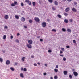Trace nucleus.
Masks as SVG:
<instances>
[{
  "label": "nucleus",
  "mask_w": 79,
  "mask_h": 79,
  "mask_svg": "<svg viewBox=\"0 0 79 79\" xmlns=\"http://www.w3.org/2000/svg\"><path fill=\"white\" fill-rule=\"evenodd\" d=\"M46 22H44L42 23L41 25L43 27H45L46 26Z\"/></svg>",
  "instance_id": "1"
},
{
  "label": "nucleus",
  "mask_w": 79,
  "mask_h": 79,
  "mask_svg": "<svg viewBox=\"0 0 79 79\" xmlns=\"http://www.w3.org/2000/svg\"><path fill=\"white\" fill-rule=\"evenodd\" d=\"M34 19L35 21L36 22H37V23H39V21H40L39 19L37 17H35Z\"/></svg>",
  "instance_id": "2"
},
{
  "label": "nucleus",
  "mask_w": 79,
  "mask_h": 79,
  "mask_svg": "<svg viewBox=\"0 0 79 79\" xmlns=\"http://www.w3.org/2000/svg\"><path fill=\"white\" fill-rule=\"evenodd\" d=\"M27 47H28L29 48H32V46L30 44H27L26 45Z\"/></svg>",
  "instance_id": "3"
},
{
  "label": "nucleus",
  "mask_w": 79,
  "mask_h": 79,
  "mask_svg": "<svg viewBox=\"0 0 79 79\" xmlns=\"http://www.w3.org/2000/svg\"><path fill=\"white\" fill-rule=\"evenodd\" d=\"M73 74L75 76H78V73L76 72H74Z\"/></svg>",
  "instance_id": "4"
},
{
  "label": "nucleus",
  "mask_w": 79,
  "mask_h": 79,
  "mask_svg": "<svg viewBox=\"0 0 79 79\" xmlns=\"http://www.w3.org/2000/svg\"><path fill=\"white\" fill-rule=\"evenodd\" d=\"M10 63V61L9 60H7L6 61V64L7 65H8Z\"/></svg>",
  "instance_id": "5"
},
{
  "label": "nucleus",
  "mask_w": 79,
  "mask_h": 79,
  "mask_svg": "<svg viewBox=\"0 0 79 79\" xmlns=\"http://www.w3.org/2000/svg\"><path fill=\"white\" fill-rule=\"evenodd\" d=\"M72 11H73V12H76V11H77L76 9H75V8H72Z\"/></svg>",
  "instance_id": "6"
},
{
  "label": "nucleus",
  "mask_w": 79,
  "mask_h": 79,
  "mask_svg": "<svg viewBox=\"0 0 79 79\" xmlns=\"http://www.w3.org/2000/svg\"><path fill=\"white\" fill-rule=\"evenodd\" d=\"M69 10H70V9L68 7L66 8L65 10V11H66V12H68V11H69Z\"/></svg>",
  "instance_id": "7"
},
{
  "label": "nucleus",
  "mask_w": 79,
  "mask_h": 79,
  "mask_svg": "<svg viewBox=\"0 0 79 79\" xmlns=\"http://www.w3.org/2000/svg\"><path fill=\"white\" fill-rule=\"evenodd\" d=\"M28 42L29 44H32V41L31 40H28Z\"/></svg>",
  "instance_id": "8"
},
{
  "label": "nucleus",
  "mask_w": 79,
  "mask_h": 79,
  "mask_svg": "<svg viewBox=\"0 0 79 79\" xmlns=\"http://www.w3.org/2000/svg\"><path fill=\"white\" fill-rule=\"evenodd\" d=\"M21 21L23 22L25 21V18L24 17H22L21 18Z\"/></svg>",
  "instance_id": "9"
},
{
  "label": "nucleus",
  "mask_w": 79,
  "mask_h": 79,
  "mask_svg": "<svg viewBox=\"0 0 79 79\" xmlns=\"http://www.w3.org/2000/svg\"><path fill=\"white\" fill-rule=\"evenodd\" d=\"M4 18L6 19H8V15H6L4 16Z\"/></svg>",
  "instance_id": "10"
},
{
  "label": "nucleus",
  "mask_w": 79,
  "mask_h": 79,
  "mask_svg": "<svg viewBox=\"0 0 79 79\" xmlns=\"http://www.w3.org/2000/svg\"><path fill=\"white\" fill-rule=\"evenodd\" d=\"M67 31L68 32H71V29H68L67 30Z\"/></svg>",
  "instance_id": "11"
},
{
  "label": "nucleus",
  "mask_w": 79,
  "mask_h": 79,
  "mask_svg": "<svg viewBox=\"0 0 79 79\" xmlns=\"http://www.w3.org/2000/svg\"><path fill=\"white\" fill-rule=\"evenodd\" d=\"M64 75H66L67 74V71H64Z\"/></svg>",
  "instance_id": "12"
},
{
  "label": "nucleus",
  "mask_w": 79,
  "mask_h": 79,
  "mask_svg": "<svg viewBox=\"0 0 79 79\" xmlns=\"http://www.w3.org/2000/svg\"><path fill=\"white\" fill-rule=\"evenodd\" d=\"M54 4L56 5H58V2L57 1H55L54 2Z\"/></svg>",
  "instance_id": "13"
},
{
  "label": "nucleus",
  "mask_w": 79,
  "mask_h": 79,
  "mask_svg": "<svg viewBox=\"0 0 79 79\" xmlns=\"http://www.w3.org/2000/svg\"><path fill=\"white\" fill-rule=\"evenodd\" d=\"M20 76H21V77H22V78H24V75H23V74L22 73H21L20 74Z\"/></svg>",
  "instance_id": "14"
},
{
  "label": "nucleus",
  "mask_w": 79,
  "mask_h": 79,
  "mask_svg": "<svg viewBox=\"0 0 79 79\" xmlns=\"http://www.w3.org/2000/svg\"><path fill=\"white\" fill-rule=\"evenodd\" d=\"M10 69L12 71H15V69H14V68H13V67H11Z\"/></svg>",
  "instance_id": "15"
},
{
  "label": "nucleus",
  "mask_w": 79,
  "mask_h": 79,
  "mask_svg": "<svg viewBox=\"0 0 79 79\" xmlns=\"http://www.w3.org/2000/svg\"><path fill=\"white\" fill-rule=\"evenodd\" d=\"M54 71L56 72V73L58 72V70L57 69H54Z\"/></svg>",
  "instance_id": "16"
},
{
  "label": "nucleus",
  "mask_w": 79,
  "mask_h": 79,
  "mask_svg": "<svg viewBox=\"0 0 79 79\" xmlns=\"http://www.w3.org/2000/svg\"><path fill=\"white\" fill-rule=\"evenodd\" d=\"M62 31H63V32H65L66 31V29L64 28H62Z\"/></svg>",
  "instance_id": "17"
},
{
  "label": "nucleus",
  "mask_w": 79,
  "mask_h": 79,
  "mask_svg": "<svg viewBox=\"0 0 79 79\" xmlns=\"http://www.w3.org/2000/svg\"><path fill=\"white\" fill-rule=\"evenodd\" d=\"M57 16H58V17H59V18H61V15H60V14H58L57 15Z\"/></svg>",
  "instance_id": "18"
},
{
  "label": "nucleus",
  "mask_w": 79,
  "mask_h": 79,
  "mask_svg": "<svg viewBox=\"0 0 79 79\" xmlns=\"http://www.w3.org/2000/svg\"><path fill=\"white\" fill-rule=\"evenodd\" d=\"M64 22L66 23H68V20L67 19H65L64 20Z\"/></svg>",
  "instance_id": "19"
},
{
  "label": "nucleus",
  "mask_w": 79,
  "mask_h": 79,
  "mask_svg": "<svg viewBox=\"0 0 79 79\" xmlns=\"http://www.w3.org/2000/svg\"><path fill=\"white\" fill-rule=\"evenodd\" d=\"M6 35H4L3 37V39L5 40V39H6Z\"/></svg>",
  "instance_id": "20"
},
{
  "label": "nucleus",
  "mask_w": 79,
  "mask_h": 79,
  "mask_svg": "<svg viewBox=\"0 0 79 79\" xmlns=\"http://www.w3.org/2000/svg\"><path fill=\"white\" fill-rule=\"evenodd\" d=\"M54 78L55 79H58V77L56 75V76H54Z\"/></svg>",
  "instance_id": "21"
},
{
  "label": "nucleus",
  "mask_w": 79,
  "mask_h": 79,
  "mask_svg": "<svg viewBox=\"0 0 79 79\" xmlns=\"http://www.w3.org/2000/svg\"><path fill=\"white\" fill-rule=\"evenodd\" d=\"M0 62H3V59L2 58H0Z\"/></svg>",
  "instance_id": "22"
},
{
  "label": "nucleus",
  "mask_w": 79,
  "mask_h": 79,
  "mask_svg": "<svg viewBox=\"0 0 79 79\" xmlns=\"http://www.w3.org/2000/svg\"><path fill=\"white\" fill-rule=\"evenodd\" d=\"M24 59H25V57H23L22 58V60L23 61H24Z\"/></svg>",
  "instance_id": "23"
},
{
  "label": "nucleus",
  "mask_w": 79,
  "mask_h": 79,
  "mask_svg": "<svg viewBox=\"0 0 79 79\" xmlns=\"http://www.w3.org/2000/svg\"><path fill=\"white\" fill-rule=\"evenodd\" d=\"M32 4H33V6H35V4H36L35 2H32Z\"/></svg>",
  "instance_id": "24"
},
{
  "label": "nucleus",
  "mask_w": 79,
  "mask_h": 79,
  "mask_svg": "<svg viewBox=\"0 0 79 79\" xmlns=\"http://www.w3.org/2000/svg\"><path fill=\"white\" fill-rule=\"evenodd\" d=\"M15 18L16 19H19V16L18 15H15Z\"/></svg>",
  "instance_id": "25"
},
{
  "label": "nucleus",
  "mask_w": 79,
  "mask_h": 79,
  "mask_svg": "<svg viewBox=\"0 0 79 79\" xmlns=\"http://www.w3.org/2000/svg\"><path fill=\"white\" fill-rule=\"evenodd\" d=\"M63 61H65L66 60V59L65 57H63Z\"/></svg>",
  "instance_id": "26"
},
{
  "label": "nucleus",
  "mask_w": 79,
  "mask_h": 79,
  "mask_svg": "<svg viewBox=\"0 0 79 79\" xmlns=\"http://www.w3.org/2000/svg\"><path fill=\"white\" fill-rule=\"evenodd\" d=\"M28 3L29 5H31L32 4V3H31V2L29 1Z\"/></svg>",
  "instance_id": "27"
},
{
  "label": "nucleus",
  "mask_w": 79,
  "mask_h": 79,
  "mask_svg": "<svg viewBox=\"0 0 79 79\" xmlns=\"http://www.w3.org/2000/svg\"><path fill=\"white\" fill-rule=\"evenodd\" d=\"M49 2H50V3H52L53 2V0H48Z\"/></svg>",
  "instance_id": "28"
},
{
  "label": "nucleus",
  "mask_w": 79,
  "mask_h": 79,
  "mask_svg": "<svg viewBox=\"0 0 79 79\" xmlns=\"http://www.w3.org/2000/svg\"><path fill=\"white\" fill-rule=\"evenodd\" d=\"M64 15L65 16H68V14H67V13H65L64 14Z\"/></svg>",
  "instance_id": "29"
},
{
  "label": "nucleus",
  "mask_w": 79,
  "mask_h": 79,
  "mask_svg": "<svg viewBox=\"0 0 79 79\" xmlns=\"http://www.w3.org/2000/svg\"><path fill=\"white\" fill-rule=\"evenodd\" d=\"M69 77L70 78V79H72V77L71 75H69Z\"/></svg>",
  "instance_id": "30"
},
{
  "label": "nucleus",
  "mask_w": 79,
  "mask_h": 79,
  "mask_svg": "<svg viewBox=\"0 0 79 79\" xmlns=\"http://www.w3.org/2000/svg\"><path fill=\"white\" fill-rule=\"evenodd\" d=\"M52 31L56 32V31L55 29H53L52 30Z\"/></svg>",
  "instance_id": "31"
},
{
  "label": "nucleus",
  "mask_w": 79,
  "mask_h": 79,
  "mask_svg": "<svg viewBox=\"0 0 79 79\" xmlns=\"http://www.w3.org/2000/svg\"><path fill=\"white\" fill-rule=\"evenodd\" d=\"M14 4L15 5H18V3L16 1L14 2Z\"/></svg>",
  "instance_id": "32"
},
{
  "label": "nucleus",
  "mask_w": 79,
  "mask_h": 79,
  "mask_svg": "<svg viewBox=\"0 0 79 79\" xmlns=\"http://www.w3.org/2000/svg\"><path fill=\"white\" fill-rule=\"evenodd\" d=\"M29 2V0H25V2L28 3Z\"/></svg>",
  "instance_id": "33"
},
{
  "label": "nucleus",
  "mask_w": 79,
  "mask_h": 79,
  "mask_svg": "<svg viewBox=\"0 0 79 79\" xmlns=\"http://www.w3.org/2000/svg\"><path fill=\"white\" fill-rule=\"evenodd\" d=\"M29 22L30 23H31L32 22V20H29Z\"/></svg>",
  "instance_id": "34"
},
{
  "label": "nucleus",
  "mask_w": 79,
  "mask_h": 79,
  "mask_svg": "<svg viewBox=\"0 0 79 79\" xmlns=\"http://www.w3.org/2000/svg\"><path fill=\"white\" fill-rule=\"evenodd\" d=\"M21 6H24V3H23V2L21 3Z\"/></svg>",
  "instance_id": "35"
},
{
  "label": "nucleus",
  "mask_w": 79,
  "mask_h": 79,
  "mask_svg": "<svg viewBox=\"0 0 79 79\" xmlns=\"http://www.w3.org/2000/svg\"><path fill=\"white\" fill-rule=\"evenodd\" d=\"M23 70L24 71H27V69H26V68H24L23 69Z\"/></svg>",
  "instance_id": "36"
},
{
  "label": "nucleus",
  "mask_w": 79,
  "mask_h": 79,
  "mask_svg": "<svg viewBox=\"0 0 79 79\" xmlns=\"http://www.w3.org/2000/svg\"><path fill=\"white\" fill-rule=\"evenodd\" d=\"M40 42H43V39H40Z\"/></svg>",
  "instance_id": "37"
},
{
  "label": "nucleus",
  "mask_w": 79,
  "mask_h": 79,
  "mask_svg": "<svg viewBox=\"0 0 79 79\" xmlns=\"http://www.w3.org/2000/svg\"><path fill=\"white\" fill-rule=\"evenodd\" d=\"M48 52L49 53H51L52 52V50H49Z\"/></svg>",
  "instance_id": "38"
},
{
  "label": "nucleus",
  "mask_w": 79,
  "mask_h": 79,
  "mask_svg": "<svg viewBox=\"0 0 79 79\" xmlns=\"http://www.w3.org/2000/svg\"><path fill=\"white\" fill-rule=\"evenodd\" d=\"M66 47L67 48H70V47L69 46H67Z\"/></svg>",
  "instance_id": "39"
},
{
  "label": "nucleus",
  "mask_w": 79,
  "mask_h": 79,
  "mask_svg": "<svg viewBox=\"0 0 79 79\" xmlns=\"http://www.w3.org/2000/svg\"><path fill=\"white\" fill-rule=\"evenodd\" d=\"M12 6H15V4L14 3H12L11 5Z\"/></svg>",
  "instance_id": "40"
},
{
  "label": "nucleus",
  "mask_w": 79,
  "mask_h": 79,
  "mask_svg": "<svg viewBox=\"0 0 79 79\" xmlns=\"http://www.w3.org/2000/svg\"><path fill=\"white\" fill-rule=\"evenodd\" d=\"M16 42H17V43H19V40H16Z\"/></svg>",
  "instance_id": "41"
},
{
  "label": "nucleus",
  "mask_w": 79,
  "mask_h": 79,
  "mask_svg": "<svg viewBox=\"0 0 79 79\" xmlns=\"http://www.w3.org/2000/svg\"><path fill=\"white\" fill-rule=\"evenodd\" d=\"M43 74L44 75V76H45L46 75H47V73H43Z\"/></svg>",
  "instance_id": "42"
},
{
  "label": "nucleus",
  "mask_w": 79,
  "mask_h": 79,
  "mask_svg": "<svg viewBox=\"0 0 79 79\" xmlns=\"http://www.w3.org/2000/svg\"><path fill=\"white\" fill-rule=\"evenodd\" d=\"M5 29H8V27L7 26H5L4 27Z\"/></svg>",
  "instance_id": "43"
},
{
  "label": "nucleus",
  "mask_w": 79,
  "mask_h": 79,
  "mask_svg": "<svg viewBox=\"0 0 79 79\" xmlns=\"http://www.w3.org/2000/svg\"><path fill=\"white\" fill-rule=\"evenodd\" d=\"M34 66H37V64L36 63H35L34 64Z\"/></svg>",
  "instance_id": "44"
},
{
  "label": "nucleus",
  "mask_w": 79,
  "mask_h": 79,
  "mask_svg": "<svg viewBox=\"0 0 79 79\" xmlns=\"http://www.w3.org/2000/svg\"><path fill=\"white\" fill-rule=\"evenodd\" d=\"M39 3L40 4V5L41 4V3L42 2L41 1H40V0H39Z\"/></svg>",
  "instance_id": "45"
},
{
  "label": "nucleus",
  "mask_w": 79,
  "mask_h": 79,
  "mask_svg": "<svg viewBox=\"0 0 79 79\" xmlns=\"http://www.w3.org/2000/svg\"><path fill=\"white\" fill-rule=\"evenodd\" d=\"M69 21L71 23L72 22H73V20H72V19H70L69 20Z\"/></svg>",
  "instance_id": "46"
},
{
  "label": "nucleus",
  "mask_w": 79,
  "mask_h": 79,
  "mask_svg": "<svg viewBox=\"0 0 79 79\" xmlns=\"http://www.w3.org/2000/svg\"><path fill=\"white\" fill-rule=\"evenodd\" d=\"M61 49L63 50V51H64V49L63 48H61Z\"/></svg>",
  "instance_id": "47"
},
{
  "label": "nucleus",
  "mask_w": 79,
  "mask_h": 79,
  "mask_svg": "<svg viewBox=\"0 0 79 79\" xmlns=\"http://www.w3.org/2000/svg\"><path fill=\"white\" fill-rule=\"evenodd\" d=\"M20 35V34L19 33H18L17 34V36H19V35Z\"/></svg>",
  "instance_id": "48"
},
{
  "label": "nucleus",
  "mask_w": 79,
  "mask_h": 79,
  "mask_svg": "<svg viewBox=\"0 0 79 79\" xmlns=\"http://www.w3.org/2000/svg\"><path fill=\"white\" fill-rule=\"evenodd\" d=\"M2 52L4 53H5V51L4 50H2Z\"/></svg>",
  "instance_id": "49"
},
{
  "label": "nucleus",
  "mask_w": 79,
  "mask_h": 79,
  "mask_svg": "<svg viewBox=\"0 0 79 79\" xmlns=\"http://www.w3.org/2000/svg\"><path fill=\"white\" fill-rule=\"evenodd\" d=\"M74 4L75 5H77V2H74Z\"/></svg>",
  "instance_id": "50"
},
{
  "label": "nucleus",
  "mask_w": 79,
  "mask_h": 79,
  "mask_svg": "<svg viewBox=\"0 0 79 79\" xmlns=\"http://www.w3.org/2000/svg\"><path fill=\"white\" fill-rule=\"evenodd\" d=\"M73 43H74V44H75V43H76V40H73Z\"/></svg>",
  "instance_id": "51"
},
{
  "label": "nucleus",
  "mask_w": 79,
  "mask_h": 79,
  "mask_svg": "<svg viewBox=\"0 0 79 79\" xmlns=\"http://www.w3.org/2000/svg\"><path fill=\"white\" fill-rule=\"evenodd\" d=\"M58 68V65H56V68Z\"/></svg>",
  "instance_id": "52"
},
{
  "label": "nucleus",
  "mask_w": 79,
  "mask_h": 79,
  "mask_svg": "<svg viewBox=\"0 0 79 79\" xmlns=\"http://www.w3.org/2000/svg\"><path fill=\"white\" fill-rule=\"evenodd\" d=\"M21 71H23V67H22L21 69Z\"/></svg>",
  "instance_id": "53"
},
{
  "label": "nucleus",
  "mask_w": 79,
  "mask_h": 79,
  "mask_svg": "<svg viewBox=\"0 0 79 79\" xmlns=\"http://www.w3.org/2000/svg\"><path fill=\"white\" fill-rule=\"evenodd\" d=\"M60 54H61V53H63V51H61L60 52Z\"/></svg>",
  "instance_id": "54"
},
{
  "label": "nucleus",
  "mask_w": 79,
  "mask_h": 79,
  "mask_svg": "<svg viewBox=\"0 0 79 79\" xmlns=\"http://www.w3.org/2000/svg\"><path fill=\"white\" fill-rule=\"evenodd\" d=\"M44 65L45 66H46V67H47V64H45Z\"/></svg>",
  "instance_id": "55"
},
{
  "label": "nucleus",
  "mask_w": 79,
  "mask_h": 79,
  "mask_svg": "<svg viewBox=\"0 0 79 79\" xmlns=\"http://www.w3.org/2000/svg\"><path fill=\"white\" fill-rule=\"evenodd\" d=\"M31 57L32 58H34V57L33 56H31Z\"/></svg>",
  "instance_id": "56"
},
{
  "label": "nucleus",
  "mask_w": 79,
  "mask_h": 79,
  "mask_svg": "<svg viewBox=\"0 0 79 79\" xmlns=\"http://www.w3.org/2000/svg\"><path fill=\"white\" fill-rule=\"evenodd\" d=\"M24 27L26 29V28H27V26H24Z\"/></svg>",
  "instance_id": "57"
},
{
  "label": "nucleus",
  "mask_w": 79,
  "mask_h": 79,
  "mask_svg": "<svg viewBox=\"0 0 79 79\" xmlns=\"http://www.w3.org/2000/svg\"><path fill=\"white\" fill-rule=\"evenodd\" d=\"M15 65H17L18 64V63H15Z\"/></svg>",
  "instance_id": "58"
},
{
  "label": "nucleus",
  "mask_w": 79,
  "mask_h": 79,
  "mask_svg": "<svg viewBox=\"0 0 79 79\" xmlns=\"http://www.w3.org/2000/svg\"><path fill=\"white\" fill-rule=\"evenodd\" d=\"M72 71H75V69H73Z\"/></svg>",
  "instance_id": "59"
},
{
  "label": "nucleus",
  "mask_w": 79,
  "mask_h": 79,
  "mask_svg": "<svg viewBox=\"0 0 79 79\" xmlns=\"http://www.w3.org/2000/svg\"><path fill=\"white\" fill-rule=\"evenodd\" d=\"M13 36H11V39H13Z\"/></svg>",
  "instance_id": "60"
},
{
  "label": "nucleus",
  "mask_w": 79,
  "mask_h": 79,
  "mask_svg": "<svg viewBox=\"0 0 79 79\" xmlns=\"http://www.w3.org/2000/svg\"><path fill=\"white\" fill-rule=\"evenodd\" d=\"M37 64L39 65H40V63L39 62H38L37 63Z\"/></svg>",
  "instance_id": "61"
},
{
  "label": "nucleus",
  "mask_w": 79,
  "mask_h": 79,
  "mask_svg": "<svg viewBox=\"0 0 79 79\" xmlns=\"http://www.w3.org/2000/svg\"><path fill=\"white\" fill-rule=\"evenodd\" d=\"M67 1H68L69 2H71V0H67Z\"/></svg>",
  "instance_id": "62"
},
{
  "label": "nucleus",
  "mask_w": 79,
  "mask_h": 79,
  "mask_svg": "<svg viewBox=\"0 0 79 79\" xmlns=\"http://www.w3.org/2000/svg\"><path fill=\"white\" fill-rule=\"evenodd\" d=\"M60 56H62V57H63V55H60Z\"/></svg>",
  "instance_id": "63"
},
{
  "label": "nucleus",
  "mask_w": 79,
  "mask_h": 79,
  "mask_svg": "<svg viewBox=\"0 0 79 79\" xmlns=\"http://www.w3.org/2000/svg\"><path fill=\"white\" fill-rule=\"evenodd\" d=\"M50 79H53V77H51Z\"/></svg>",
  "instance_id": "64"
}]
</instances>
